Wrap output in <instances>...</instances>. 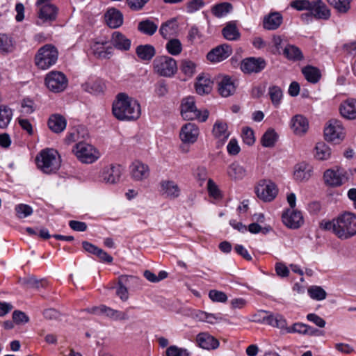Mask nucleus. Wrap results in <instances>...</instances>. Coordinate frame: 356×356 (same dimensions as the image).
Segmentation results:
<instances>
[{
	"instance_id": "6e6d98bb",
	"label": "nucleus",
	"mask_w": 356,
	"mask_h": 356,
	"mask_svg": "<svg viewBox=\"0 0 356 356\" xmlns=\"http://www.w3.org/2000/svg\"><path fill=\"white\" fill-rule=\"evenodd\" d=\"M307 325L303 323L297 322L288 327L286 334H299L306 335Z\"/></svg>"
},
{
	"instance_id": "1a4fd4ad",
	"label": "nucleus",
	"mask_w": 356,
	"mask_h": 356,
	"mask_svg": "<svg viewBox=\"0 0 356 356\" xmlns=\"http://www.w3.org/2000/svg\"><path fill=\"white\" fill-rule=\"evenodd\" d=\"M346 137V130L342 122L337 119H331L324 127L325 140L335 144L340 143Z\"/></svg>"
},
{
	"instance_id": "c03bdc74",
	"label": "nucleus",
	"mask_w": 356,
	"mask_h": 356,
	"mask_svg": "<svg viewBox=\"0 0 356 356\" xmlns=\"http://www.w3.org/2000/svg\"><path fill=\"white\" fill-rule=\"evenodd\" d=\"M305 79L310 83H316L321 78L320 71L314 67L307 66L302 70Z\"/></svg>"
},
{
	"instance_id": "7c9ffc66",
	"label": "nucleus",
	"mask_w": 356,
	"mask_h": 356,
	"mask_svg": "<svg viewBox=\"0 0 356 356\" xmlns=\"http://www.w3.org/2000/svg\"><path fill=\"white\" fill-rule=\"evenodd\" d=\"M105 20L109 27L116 29L122 24L123 15L118 9L112 8L106 13Z\"/></svg>"
},
{
	"instance_id": "412c9836",
	"label": "nucleus",
	"mask_w": 356,
	"mask_h": 356,
	"mask_svg": "<svg viewBox=\"0 0 356 356\" xmlns=\"http://www.w3.org/2000/svg\"><path fill=\"white\" fill-rule=\"evenodd\" d=\"M289 125L292 132L298 136L305 135L309 127V121L307 118L300 114L292 117Z\"/></svg>"
},
{
	"instance_id": "5701e85b",
	"label": "nucleus",
	"mask_w": 356,
	"mask_h": 356,
	"mask_svg": "<svg viewBox=\"0 0 356 356\" xmlns=\"http://www.w3.org/2000/svg\"><path fill=\"white\" fill-rule=\"evenodd\" d=\"M232 48L227 44H222L207 54V59L212 63H218L226 59L232 54Z\"/></svg>"
},
{
	"instance_id": "a18cd8bd",
	"label": "nucleus",
	"mask_w": 356,
	"mask_h": 356,
	"mask_svg": "<svg viewBox=\"0 0 356 356\" xmlns=\"http://www.w3.org/2000/svg\"><path fill=\"white\" fill-rule=\"evenodd\" d=\"M278 135L273 129H268L261 138V145L265 147H272L275 145Z\"/></svg>"
},
{
	"instance_id": "69168bd1",
	"label": "nucleus",
	"mask_w": 356,
	"mask_h": 356,
	"mask_svg": "<svg viewBox=\"0 0 356 356\" xmlns=\"http://www.w3.org/2000/svg\"><path fill=\"white\" fill-rule=\"evenodd\" d=\"M204 6V2L203 0H191L187 3L186 10L188 13H193L199 10Z\"/></svg>"
},
{
	"instance_id": "5fc2aeb1",
	"label": "nucleus",
	"mask_w": 356,
	"mask_h": 356,
	"mask_svg": "<svg viewBox=\"0 0 356 356\" xmlns=\"http://www.w3.org/2000/svg\"><path fill=\"white\" fill-rule=\"evenodd\" d=\"M268 94L273 104L277 107L280 105L283 96L282 90L277 86H273L269 88Z\"/></svg>"
},
{
	"instance_id": "ddd939ff",
	"label": "nucleus",
	"mask_w": 356,
	"mask_h": 356,
	"mask_svg": "<svg viewBox=\"0 0 356 356\" xmlns=\"http://www.w3.org/2000/svg\"><path fill=\"white\" fill-rule=\"evenodd\" d=\"M44 83L47 88L53 92L63 91L67 86V79L59 71H51L47 74Z\"/></svg>"
},
{
	"instance_id": "2eb2a0df",
	"label": "nucleus",
	"mask_w": 356,
	"mask_h": 356,
	"mask_svg": "<svg viewBox=\"0 0 356 356\" xmlns=\"http://www.w3.org/2000/svg\"><path fill=\"white\" fill-rule=\"evenodd\" d=\"M200 135V129L192 122L184 124L179 131V139L185 145H193L197 142Z\"/></svg>"
},
{
	"instance_id": "e2e57ef3",
	"label": "nucleus",
	"mask_w": 356,
	"mask_h": 356,
	"mask_svg": "<svg viewBox=\"0 0 356 356\" xmlns=\"http://www.w3.org/2000/svg\"><path fill=\"white\" fill-rule=\"evenodd\" d=\"M248 231H249L252 234H258L263 233L264 234L268 233L271 230L270 226H264L262 227L257 222H252L249 225L248 227H247Z\"/></svg>"
},
{
	"instance_id": "f704fd0d",
	"label": "nucleus",
	"mask_w": 356,
	"mask_h": 356,
	"mask_svg": "<svg viewBox=\"0 0 356 356\" xmlns=\"http://www.w3.org/2000/svg\"><path fill=\"white\" fill-rule=\"evenodd\" d=\"M67 126L66 119L59 114L51 115L48 120L49 128L54 133L63 131Z\"/></svg>"
},
{
	"instance_id": "0eeeda50",
	"label": "nucleus",
	"mask_w": 356,
	"mask_h": 356,
	"mask_svg": "<svg viewBox=\"0 0 356 356\" xmlns=\"http://www.w3.org/2000/svg\"><path fill=\"white\" fill-rule=\"evenodd\" d=\"M58 58L57 49L52 44L40 47L35 56V63L41 70H47L54 65Z\"/></svg>"
},
{
	"instance_id": "c756f323",
	"label": "nucleus",
	"mask_w": 356,
	"mask_h": 356,
	"mask_svg": "<svg viewBox=\"0 0 356 356\" xmlns=\"http://www.w3.org/2000/svg\"><path fill=\"white\" fill-rule=\"evenodd\" d=\"M92 54L98 58H109L113 54V47L107 42H95L91 46Z\"/></svg>"
},
{
	"instance_id": "58836bf2",
	"label": "nucleus",
	"mask_w": 356,
	"mask_h": 356,
	"mask_svg": "<svg viewBox=\"0 0 356 356\" xmlns=\"http://www.w3.org/2000/svg\"><path fill=\"white\" fill-rule=\"evenodd\" d=\"M282 22V17L278 13L270 14L264 19V27L268 30H275L277 29Z\"/></svg>"
},
{
	"instance_id": "0e129e2a",
	"label": "nucleus",
	"mask_w": 356,
	"mask_h": 356,
	"mask_svg": "<svg viewBox=\"0 0 356 356\" xmlns=\"http://www.w3.org/2000/svg\"><path fill=\"white\" fill-rule=\"evenodd\" d=\"M207 169L204 166H199L197 167L193 172V175L195 178L200 181V184H202V183L207 179Z\"/></svg>"
},
{
	"instance_id": "338daca9",
	"label": "nucleus",
	"mask_w": 356,
	"mask_h": 356,
	"mask_svg": "<svg viewBox=\"0 0 356 356\" xmlns=\"http://www.w3.org/2000/svg\"><path fill=\"white\" fill-rule=\"evenodd\" d=\"M35 110L34 103L29 99H24L21 103V112L24 114H31Z\"/></svg>"
},
{
	"instance_id": "6e6552de",
	"label": "nucleus",
	"mask_w": 356,
	"mask_h": 356,
	"mask_svg": "<svg viewBox=\"0 0 356 356\" xmlns=\"http://www.w3.org/2000/svg\"><path fill=\"white\" fill-rule=\"evenodd\" d=\"M52 0H37L38 19L36 24L43 26L55 21L58 15V8L51 3Z\"/></svg>"
},
{
	"instance_id": "3c124183",
	"label": "nucleus",
	"mask_w": 356,
	"mask_h": 356,
	"mask_svg": "<svg viewBox=\"0 0 356 356\" xmlns=\"http://www.w3.org/2000/svg\"><path fill=\"white\" fill-rule=\"evenodd\" d=\"M13 48V42L11 38L6 35H0V53L11 52Z\"/></svg>"
},
{
	"instance_id": "aec40b11",
	"label": "nucleus",
	"mask_w": 356,
	"mask_h": 356,
	"mask_svg": "<svg viewBox=\"0 0 356 356\" xmlns=\"http://www.w3.org/2000/svg\"><path fill=\"white\" fill-rule=\"evenodd\" d=\"M312 174L313 167L306 162H300L293 167V179L297 182H306Z\"/></svg>"
},
{
	"instance_id": "680f3d73",
	"label": "nucleus",
	"mask_w": 356,
	"mask_h": 356,
	"mask_svg": "<svg viewBox=\"0 0 356 356\" xmlns=\"http://www.w3.org/2000/svg\"><path fill=\"white\" fill-rule=\"evenodd\" d=\"M209 297L216 302H225L227 300V296L224 292L215 289L209 291Z\"/></svg>"
},
{
	"instance_id": "f03ea898",
	"label": "nucleus",
	"mask_w": 356,
	"mask_h": 356,
	"mask_svg": "<svg viewBox=\"0 0 356 356\" xmlns=\"http://www.w3.org/2000/svg\"><path fill=\"white\" fill-rule=\"evenodd\" d=\"M324 229L332 230L341 239H347L356 234V215L344 212L332 221L321 224Z\"/></svg>"
},
{
	"instance_id": "4be33fe9",
	"label": "nucleus",
	"mask_w": 356,
	"mask_h": 356,
	"mask_svg": "<svg viewBox=\"0 0 356 356\" xmlns=\"http://www.w3.org/2000/svg\"><path fill=\"white\" fill-rule=\"evenodd\" d=\"M266 66V63L262 58H248L244 59L241 64V69L245 73H257Z\"/></svg>"
},
{
	"instance_id": "a211bd4d",
	"label": "nucleus",
	"mask_w": 356,
	"mask_h": 356,
	"mask_svg": "<svg viewBox=\"0 0 356 356\" xmlns=\"http://www.w3.org/2000/svg\"><path fill=\"white\" fill-rule=\"evenodd\" d=\"M282 220L284 225L290 229H298L304 223L302 213L294 209H286L284 211Z\"/></svg>"
},
{
	"instance_id": "bb28decb",
	"label": "nucleus",
	"mask_w": 356,
	"mask_h": 356,
	"mask_svg": "<svg viewBox=\"0 0 356 356\" xmlns=\"http://www.w3.org/2000/svg\"><path fill=\"white\" fill-rule=\"evenodd\" d=\"M263 322L268 325L277 327L283 334H286L289 327L286 318L279 314H270L264 316Z\"/></svg>"
},
{
	"instance_id": "e433bc0d",
	"label": "nucleus",
	"mask_w": 356,
	"mask_h": 356,
	"mask_svg": "<svg viewBox=\"0 0 356 356\" xmlns=\"http://www.w3.org/2000/svg\"><path fill=\"white\" fill-rule=\"evenodd\" d=\"M227 175L232 180H241L245 177L246 170L239 163L234 162L228 166Z\"/></svg>"
},
{
	"instance_id": "a19ab883",
	"label": "nucleus",
	"mask_w": 356,
	"mask_h": 356,
	"mask_svg": "<svg viewBox=\"0 0 356 356\" xmlns=\"http://www.w3.org/2000/svg\"><path fill=\"white\" fill-rule=\"evenodd\" d=\"M136 52L138 58L141 60H149L154 57L155 49L149 44L139 45L137 47Z\"/></svg>"
},
{
	"instance_id": "7ed1b4c3",
	"label": "nucleus",
	"mask_w": 356,
	"mask_h": 356,
	"mask_svg": "<svg viewBox=\"0 0 356 356\" xmlns=\"http://www.w3.org/2000/svg\"><path fill=\"white\" fill-rule=\"evenodd\" d=\"M291 6L299 11L307 10L309 14L302 15V19L314 17L316 19L327 20L331 16V11L322 0H294Z\"/></svg>"
},
{
	"instance_id": "ea45409f",
	"label": "nucleus",
	"mask_w": 356,
	"mask_h": 356,
	"mask_svg": "<svg viewBox=\"0 0 356 356\" xmlns=\"http://www.w3.org/2000/svg\"><path fill=\"white\" fill-rule=\"evenodd\" d=\"M13 116V111L5 105L0 106V129H6L10 123Z\"/></svg>"
},
{
	"instance_id": "4c0bfd02",
	"label": "nucleus",
	"mask_w": 356,
	"mask_h": 356,
	"mask_svg": "<svg viewBox=\"0 0 356 356\" xmlns=\"http://www.w3.org/2000/svg\"><path fill=\"white\" fill-rule=\"evenodd\" d=\"M224 38L227 40H237L240 38V32L237 28L236 22H229L222 30Z\"/></svg>"
},
{
	"instance_id": "603ef678",
	"label": "nucleus",
	"mask_w": 356,
	"mask_h": 356,
	"mask_svg": "<svg viewBox=\"0 0 356 356\" xmlns=\"http://www.w3.org/2000/svg\"><path fill=\"white\" fill-rule=\"evenodd\" d=\"M157 25L150 20L142 21L138 24V29L143 33L152 35L157 30Z\"/></svg>"
},
{
	"instance_id": "9d476101",
	"label": "nucleus",
	"mask_w": 356,
	"mask_h": 356,
	"mask_svg": "<svg viewBox=\"0 0 356 356\" xmlns=\"http://www.w3.org/2000/svg\"><path fill=\"white\" fill-rule=\"evenodd\" d=\"M323 181L326 186L339 187L348 181V171L342 167L335 166L326 170L323 173Z\"/></svg>"
},
{
	"instance_id": "a878e982",
	"label": "nucleus",
	"mask_w": 356,
	"mask_h": 356,
	"mask_svg": "<svg viewBox=\"0 0 356 356\" xmlns=\"http://www.w3.org/2000/svg\"><path fill=\"white\" fill-rule=\"evenodd\" d=\"M236 89L234 81L228 76H222L218 82L219 94L224 97L232 95Z\"/></svg>"
},
{
	"instance_id": "423d86ee",
	"label": "nucleus",
	"mask_w": 356,
	"mask_h": 356,
	"mask_svg": "<svg viewBox=\"0 0 356 356\" xmlns=\"http://www.w3.org/2000/svg\"><path fill=\"white\" fill-rule=\"evenodd\" d=\"M72 151L81 163L86 164L93 163L101 156V153L98 149L86 142L76 143Z\"/></svg>"
},
{
	"instance_id": "774afa93",
	"label": "nucleus",
	"mask_w": 356,
	"mask_h": 356,
	"mask_svg": "<svg viewBox=\"0 0 356 356\" xmlns=\"http://www.w3.org/2000/svg\"><path fill=\"white\" fill-rule=\"evenodd\" d=\"M188 40L194 42L200 40L202 38V33L196 26H193L190 28L187 36Z\"/></svg>"
},
{
	"instance_id": "c9c22d12",
	"label": "nucleus",
	"mask_w": 356,
	"mask_h": 356,
	"mask_svg": "<svg viewBox=\"0 0 356 356\" xmlns=\"http://www.w3.org/2000/svg\"><path fill=\"white\" fill-rule=\"evenodd\" d=\"M178 24L176 19H172L163 23L159 29L162 37L165 39L175 36L178 33Z\"/></svg>"
},
{
	"instance_id": "f257e3e1",
	"label": "nucleus",
	"mask_w": 356,
	"mask_h": 356,
	"mask_svg": "<svg viewBox=\"0 0 356 356\" xmlns=\"http://www.w3.org/2000/svg\"><path fill=\"white\" fill-rule=\"evenodd\" d=\"M112 113L121 121H134L141 115L140 105L134 98L125 93H120L113 102Z\"/></svg>"
},
{
	"instance_id": "13d9d810",
	"label": "nucleus",
	"mask_w": 356,
	"mask_h": 356,
	"mask_svg": "<svg viewBox=\"0 0 356 356\" xmlns=\"http://www.w3.org/2000/svg\"><path fill=\"white\" fill-rule=\"evenodd\" d=\"M196 70V64L190 60L186 59L181 61V70L186 76H191Z\"/></svg>"
},
{
	"instance_id": "72a5a7b5",
	"label": "nucleus",
	"mask_w": 356,
	"mask_h": 356,
	"mask_svg": "<svg viewBox=\"0 0 356 356\" xmlns=\"http://www.w3.org/2000/svg\"><path fill=\"white\" fill-rule=\"evenodd\" d=\"M314 156L318 161H327L331 158L332 149L324 142H318L314 149Z\"/></svg>"
},
{
	"instance_id": "473e14b6",
	"label": "nucleus",
	"mask_w": 356,
	"mask_h": 356,
	"mask_svg": "<svg viewBox=\"0 0 356 356\" xmlns=\"http://www.w3.org/2000/svg\"><path fill=\"white\" fill-rule=\"evenodd\" d=\"M111 42L115 48L122 51H128L131 47V40L118 31L112 34Z\"/></svg>"
},
{
	"instance_id": "09e8293b",
	"label": "nucleus",
	"mask_w": 356,
	"mask_h": 356,
	"mask_svg": "<svg viewBox=\"0 0 356 356\" xmlns=\"http://www.w3.org/2000/svg\"><path fill=\"white\" fill-rule=\"evenodd\" d=\"M232 9V6L229 3H221L214 6L211 12L217 17H222L228 14Z\"/></svg>"
},
{
	"instance_id": "c85d7f7f",
	"label": "nucleus",
	"mask_w": 356,
	"mask_h": 356,
	"mask_svg": "<svg viewBox=\"0 0 356 356\" xmlns=\"http://www.w3.org/2000/svg\"><path fill=\"white\" fill-rule=\"evenodd\" d=\"M227 124L222 120H217L212 129L213 137L222 143H225L230 136Z\"/></svg>"
},
{
	"instance_id": "f3484780",
	"label": "nucleus",
	"mask_w": 356,
	"mask_h": 356,
	"mask_svg": "<svg viewBox=\"0 0 356 356\" xmlns=\"http://www.w3.org/2000/svg\"><path fill=\"white\" fill-rule=\"evenodd\" d=\"M129 173L133 180L142 181L148 179L150 175V169L147 164L136 160L130 165Z\"/></svg>"
},
{
	"instance_id": "f8f14e48",
	"label": "nucleus",
	"mask_w": 356,
	"mask_h": 356,
	"mask_svg": "<svg viewBox=\"0 0 356 356\" xmlns=\"http://www.w3.org/2000/svg\"><path fill=\"white\" fill-rule=\"evenodd\" d=\"M120 165L110 164L102 168L99 172V181L108 185H115L120 181L123 174Z\"/></svg>"
},
{
	"instance_id": "39448f33",
	"label": "nucleus",
	"mask_w": 356,
	"mask_h": 356,
	"mask_svg": "<svg viewBox=\"0 0 356 356\" xmlns=\"http://www.w3.org/2000/svg\"><path fill=\"white\" fill-rule=\"evenodd\" d=\"M181 115L186 120H197L205 122L209 118V111L206 109L199 110L195 105V97L188 96L184 98L181 104Z\"/></svg>"
},
{
	"instance_id": "9b49d317",
	"label": "nucleus",
	"mask_w": 356,
	"mask_h": 356,
	"mask_svg": "<svg viewBox=\"0 0 356 356\" xmlns=\"http://www.w3.org/2000/svg\"><path fill=\"white\" fill-rule=\"evenodd\" d=\"M153 66L156 73L165 77H171L177 71L176 60L167 56L156 57L154 60Z\"/></svg>"
},
{
	"instance_id": "dca6fc26",
	"label": "nucleus",
	"mask_w": 356,
	"mask_h": 356,
	"mask_svg": "<svg viewBox=\"0 0 356 356\" xmlns=\"http://www.w3.org/2000/svg\"><path fill=\"white\" fill-rule=\"evenodd\" d=\"M90 312L97 315H104L113 321H126L129 319L126 312L114 309L104 305L93 307L91 308Z\"/></svg>"
},
{
	"instance_id": "49530a36",
	"label": "nucleus",
	"mask_w": 356,
	"mask_h": 356,
	"mask_svg": "<svg viewBox=\"0 0 356 356\" xmlns=\"http://www.w3.org/2000/svg\"><path fill=\"white\" fill-rule=\"evenodd\" d=\"M307 293L309 297L314 300L321 301L326 298V291L319 286L313 285L308 288Z\"/></svg>"
},
{
	"instance_id": "bf43d9fd",
	"label": "nucleus",
	"mask_w": 356,
	"mask_h": 356,
	"mask_svg": "<svg viewBox=\"0 0 356 356\" xmlns=\"http://www.w3.org/2000/svg\"><path fill=\"white\" fill-rule=\"evenodd\" d=\"M15 210L17 217L19 218H26L31 216L33 213L32 208L29 205L24 204H17L15 207Z\"/></svg>"
},
{
	"instance_id": "20e7f679",
	"label": "nucleus",
	"mask_w": 356,
	"mask_h": 356,
	"mask_svg": "<svg viewBox=\"0 0 356 356\" xmlns=\"http://www.w3.org/2000/svg\"><path fill=\"white\" fill-rule=\"evenodd\" d=\"M38 169L45 174L56 172L61 165V159L58 152L53 148L41 150L35 158Z\"/></svg>"
},
{
	"instance_id": "052dcab7",
	"label": "nucleus",
	"mask_w": 356,
	"mask_h": 356,
	"mask_svg": "<svg viewBox=\"0 0 356 356\" xmlns=\"http://www.w3.org/2000/svg\"><path fill=\"white\" fill-rule=\"evenodd\" d=\"M242 138L246 145H253L255 142L253 130L249 127H244L242 130Z\"/></svg>"
},
{
	"instance_id": "b1692460",
	"label": "nucleus",
	"mask_w": 356,
	"mask_h": 356,
	"mask_svg": "<svg viewBox=\"0 0 356 356\" xmlns=\"http://www.w3.org/2000/svg\"><path fill=\"white\" fill-rule=\"evenodd\" d=\"M197 345L205 350H216L220 346L219 341L208 332H201L196 337Z\"/></svg>"
},
{
	"instance_id": "4468645a",
	"label": "nucleus",
	"mask_w": 356,
	"mask_h": 356,
	"mask_svg": "<svg viewBox=\"0 0 356 356\" xmlns=\"http://www.w3.org/2000/svg\"><path fill=\"white\" fill-rule=\"evenodd\" d=\"M257 197L264 202H271L277 196L278 189L276 184L270 180H261L256 186Z\"/></svg>"
},
{
	"instance_id": "6ab92c4d",
	"label": "nucleus",
	"mask_w": 356,
	"mask_h": 356,
	"mask_svg": "<svg viewBox=\"0 0 356 356\" xmlns=\"http://www.w3.org/2000/svg\"><path fill=\"white\" fill-rule=\"evenodd\" d=\"M159 192L165 198L175 200L180 195L181 189L175 181L163 179L159 182Z\"/></svg>"
},
{
	"instance_id": "79ce46f5",
	"label": "nucleus",
	"mask_w": 356,
	"mask_h": 356,
	"mask_svg": "<svg viewBox=\"0 0 356 356\" xmlns=\"http://www.w3.org/2000/svg\"><path fill=\"white\" fill-rule=\"evenodd\" d=\"M83 89L92 94H99L103 92L104 86L100 80L92 79L82 85Z\"/></svg>"
},
{
	"instance_id": "37998d69",
	"label": "nucleus",
	"mask_w": 356,
	"mask_h": 356,
	"mask_svg": "<svg viewBox=\"0 0 356 356\" xmlns=\"http://www.w3.org/2000/svg\"><path fill=\"white\" fill-rule=\"evenodd\" d=\"M327 1L337 13L346 14L350 9L352 0H327Z\"/></svg>"
},
{
	"instance_id": "864d4df0",
	"label": "nucleus",
	"mask_w": 356,
	"mask_h": 356,
	"mask_svg": "<svg viewBox=\"0 0 356 356\" xmlns=\"http://www.w3.org/2000/svg\"><path fill=\"white\" fill-rule=\"evenodd\" d=\"M284 54L290 60H300L302 57L300 50L297 47L290 44L284 48Z\"/></svg>"
},
{
	"instance_id": "4d7b16f0",
	"label": "nucleus",
	"mask_w": 356,
	"mask_h": 356,
	"mask_svg": "<svg viewBox=\"0 0 356 356\" xmlns=\"http://www.w3.org/2000/svg\"><path fill=\"white\" fill-rule=\"evenodd\" d=\"M165 356H190V353L186 348L172 345L167 348Z\"/></svg>"
},
{
	"instance_id": "de8ad7c7",
	"label": "nucleus",
	"mask_w": 356,
	"mask_h": 356,
	"mask_svg": "<svg viewBox=\"0 0 356 356\" xmlns=\"http://www.w3.org/2000/svg\"><path fill=\"white\" fill-rule=\"evenodd\" d=\"M168 52L172 56H178L182 51V44L179 40L170 39L165 44Z\"/></svg>"
},
{
	"instance_id": "cd10ccee",
	"label": "nucleus",
	"mask_w": 356,
	"mask_h": 356,
	"mask_svg": "<svg viewBox=\"0 0 356 356\" xmlns=\"http://www.w3.org/2000/svg\"><path fill=\"white\" fill-rule=\"evenodd\" d=\"M89 137L88 129L83 126H77L69 131L65 137L67 144L84 142Z\"/></svg>"
},
{
	"instance_id": "393cba45",
	"label": "nucleus",
	"mask_w": 356,
	"mask_h": 356,
	"mask_svg": "<svg viewBox=\"0 0 356 356\" xmlns=\"http://www.w3.org/2000/svg\"><path fill=\"white\" fill-rule=\"evenodd\" d=\"M213 87V82L210 75L202 74L197 77L195 88L198 95H203L210 93Z\"/></svg>"
},
{
	"instance_id": "8fccbe9b",
	"label": "nucleus",
	"mask_w": 356,
	"mask_h": 356,
	"mask_svg": "<svg viewBox=\"0 0 356 356\" xmlns=\"http://www.w3.org/2000/svg\"><path fill=\"white\" fill-rule=\"evenodd\" d=\"M207 188L210 197L216 200H219L222 198V195L221 191L213 179H208Z\"/></svg>"
},
{
	"instance_id": "2f4dec72",
	"label": "nucleus",
	"mask_w": 356,
	"mask_h": 356,
	"mask_svg": "<svg viewBox=\"0 0 356 356\" xmlns=\"http://www.w3.org/2000/svg\"><path fill=\"white\" fill-rule=\"evenodd\" d=\"M341 116L348 120L356 118V99H348L343 102L339 106Z\"/></svg>"
}]
</instances>
